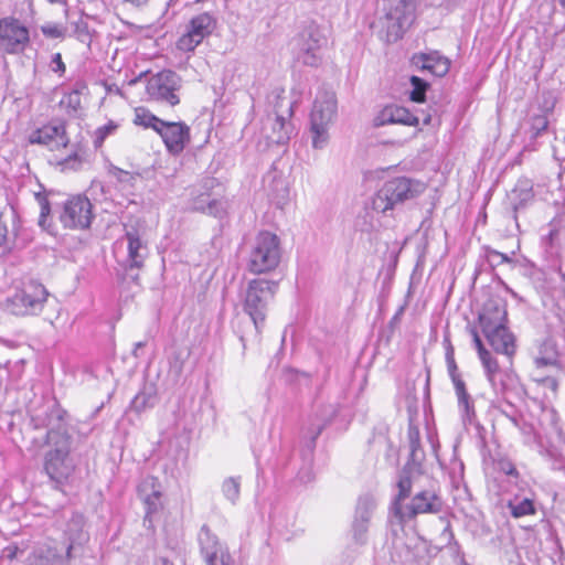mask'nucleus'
Returning <instances> with one entry per match:
<instances>
[{
	"mask_svg": "<svg viewBox=\"0 0 565 565\" xmlns=\"http://www.w3.org/2000/svg\"><path fill=\"white\" fill-rule=\"evenodd\" d=\"M419 0H385L383 14L379 18V36L385 43L399 41L414 24Z\"/></svg>",
	"mask_w": 565,
	"mask_h": 565,
	"instance_id": "f257e3e1",
	"label": "nucleus"
},
{
	"mask_svg": "<svg viewBox=\"0 0 565 565\" xmlns=\"http://www.w3.org/2000/svg\"><path fill=\"white\" fill-rule=\"evenodd\" d=\"M327 39L320 28L310 23L290 41V50L295 61V67L318 68L321 65V47Z\"/></svg>",
	"mask_w": 565,
	"mask_h": 565,
	"instance_id": "f03ea898",
	"label": "nucleus"
},
{
	"mask_svg": "<svg viewBox=\"0 0 565 565\" xmlns=\"http://www.w3.org/2000/svg\"><path fill=\"white\" fill-rule=\"evenodd\" d=\"M423 192L419 182L406 177H397L386 181L372 199V207L385 213L393 210L396 204L412 200Z\"/></svg>",
	"mask_w": 565,
	"mask_h": 565,
	"instance_id": "7ed1b4c3",
	"label": "nucleus"
},
{
	"mask_svg": "<svg viewBox=\"0 0 565 565\" xmlns=\"http://www.w3.org/2000/svg\"><path fill=\"white\" fill-rule=\"evenodd\" d=\"M281 250L278 236L268 231H262L255 237L250 252L248 270L259 275L274 270L280 263Z\"/></svg>",
	"mask_w": 565,
	"mask_h": 565,
	"instance_id": "20e7f679",
	"label": "nucleus"
},
{
	"mask_svg": "<svg viewBox=\"0 0 565 565\" xmlns=\"http://www.w3.org/2000/svg\"><path fill=\"white\" fill-rule=\"evenodd\" d=\"M49 298L45 286L34 279L25 280L14 295L7 299V307L14 316H32L42 311Z\"/></svg>",
	"mask_w": 565,
	"mask_h": 565,
	"instance_id": "39448f33",
	"label": "nucleus"
},
{
	"mask_svg": "<svg viewBox=\"0 0 565 565\" xmlns=\"http://www.w3.org/2000/svg\"><path fill=\"white\" fill-rule=\"evenodd\" d=\"M146 78V94L150 100L166 103L171 107L180 104L179 90L182 85L177 73H140L137 79Z\"/></svg>",
	"mask_w": 565,
	"mask_h": 565,
	"instance_id": "423d86ee",
	"label": "nucleus"
},
{
	"mask_svg": "<svg viewBox=\"0 0 565 565\" xmlns=\"http://www.w3.org/2000/svg\"><path fill=\"white\" fill-rule=\"evenodd\" d=\"M58 218L68 230L89 228L94 220L93 204L86 195H72L64 202Z\"/></svg>",
	"mask_w": 565,
	"mask_h": 565,
	"instance_id": "0eeeda50",
	"label": "nucleus"
},
{
	"mask_svg": "<svg viewBox=\"0 0 565 565\" xmlns=\"http://www.w3.org/2000/svg\"><path fill=\"white\" fill-rule=\"evenodd\" d=\"M276 288L277 284L265 279H254L249 282L244 309L256 326L264 321L267 302L274 297Z\"/></svg>",
	"mask_w": 565,
	"mask_h": 565,
	"instance_id": "6e6552de",
	"label": "nucleus"
},
{
	"mask_svg": "<svg viewBox=\"0 0 565 565\" xmlns=\"http://www.w3.org/2000/svg\"><path fill=\"white\" fill-rule=\"evenodd\" d=\"M337 111V99L333 93L324 92L317 97L311 111L312 142L316 148L326 141L327 126Z\"/></svg>",
	"mask_w": 565,
	"mask_h": 565,
	"instance_id": "1a4fd4ad",
	"label": "nucleus"
},
{
	"mask_svg": "<svg viewBox=\"0 0 565 565\" xmlns=\"http://www.w3.org/2000/svg\"><path fill=\"white\" fill-rule=\"evenodd\" d=\"M217 26V19L210 12L194 15L186 25V32L178 40L177 46L181 51H193L204 39L209 38Z\"/></svg>",
	"mask_w": 565,
	"mask_h": 565,
	"instance_id": "9d476101",
	"label": "nucleus"
},
{
	"mask_svg": "<svg viewBox=\"0 0 565 565\" xmlns=\"http://www.w3.org/2000/svg\"><path fill=\"white\" fill-rule=\"evenodd\" d=\"M30 33L28 28L13 17L0 19V50L17 54L29 45Z\"/></svg>",
	"mask_w": 565,
	"mask_h": 565,
	"instance_id": "9b49d317",
	"label": "nucleus"
},
{
	"mask_svg": "<svg viewBox=\"0 0 565 565\" xmlns=\"http://www.w3.org/2000/svg\"><path fill=\"white\" fill-rule=\"evenodd\" d=\"M509 324L508 302L504 298L492 295L483 303L478 315L481 332Z\"/></svg>",
	"mask_w": 565,
	"mask_h": 565,
	"instance_id": "f8f14e48",
	"label": "nucleus"
},
{
	"mask_svg": "<svg viewBox=\"0 0 565 565\" xmlns=\"http://www.w3.org/2000/svg\"><path fill=\"white\" fill-rule=\"evenodd\" d=\"M28 141L30 145L44 146L50 150H60L68 146L70 137L65 124L46 122L31 131Z\"/></svg>",
	"mask_w": 565,
	"mask_h": 565,
	"instance_id": "ddd939ff",
	"label": "nucleus"
},
{
	"mask_svg": "<svg viewBox=\"0 0 565 565\" xmlns=\"http://www.w3.org/2000/svg\"><path fill=\"white\" fill-rule=\"evenodd\" d=\"M172 156L181 154L191 141V129L184 121H163L157 132Z\"/></svg>",
	"mask_w": 565,
	"mask_h": 565,
	"instance_id": "4468645a",
	"label": "nucleus"
},
{
	"mask_svg": "<svg viewBox=\"0 0 565 565\" xmlns=\"http://www.w3.org/2000/svg\"><path fill=\"white\" fill-rule=\"evenodd\" d=\"M68 455L67 445L46 454L44 469L52 480L63 483L73 475L75 466Z\"/></svg>",
	"mask_w": 565,
	"mask_h": 565,
	"instance_id": "2eb2a0df",
	"label": "nucleus"
},
{
	"mask_svg": "<svg viewBox=\"0 0 565 565\" xmlns=\"http://www.w3.org/2000/svg\"><path fill=\"white\" fill-rule=\"evenodd\" d=\"M140 492H146L148 490H151L150 493H148L142 502L145 505V522H148L149 527L151 530H154L153 521L156 519V515L163 511L164 503L162 501L163 493L160 490V480L156 476H148L139 486Z\"/></svg>",
	"mask_w": 565,
	"mask_h": 565,
	"instance_id": "dca6fc26",
	"label": "nucleus"
},
{
	"mask_svg": "<svg viewBox=\"0 0 565 565\" xmlns=\"http://www.w3.org/2000/svg\"><path fill=\"white\" fill-rule=\"evenodd\" d=\"M375 127H382L386 125H403L409 127H417L419 125V118L414 115L407 107L399 105H386L384 106L373 119Z\"/></svg>",
	"mask_w": 565,
	"mask_h": 565,
	"instance_id": "f3484780",
	"label": "nucleus"
},
{
	"mask_svg": "<svg viewBox=\"0 0 565 565\" xmlns=\"http://www.w3.org/2000/svg\"><path fill=\"white\" fill-rule=\"evenodd\" d=\"M482 334L494 352L507 356L512 362L518 345L516 338L508 324L487 330Z\"/></svg>",
	"mask_w": 565,
	"mask_h": 565,
	"instance_id": "a211bd4d",
	"label": "nucleus"
},
{
	"mask_svg": "<svg viewBox=\"0 0 565 565\" xmlns=\"http://www.w3.org/2000/svg\"><path fill=\"white\" fill-rule=\"evenodd\" d=\"M409 64L417 71H450L451 60L439 50L425 47L423 51L415 52Z\"/></svg>",
	"mask_w": 565,
	"mask_h": 565,
	"instance_id": "6ab92c4d",
	"label": "nucleus"
},
{
	"mask_svg": "<svg viewBox=\"0 0 565 565\" xmlns=\"http://www.w3.org/2000/svg\"><path fill=\"white\" fill-rule=\"evenodd\" d=\"M443 503L440 498L428 491H420L414 495L411 504L405 512L399 513V518L414 519L417 514L438 513L441 511Z\"/></svg>",
	"mask_w": 565,
	"mask_h": 565,
	"instance_id": "aec40b11",
	"label": "nucleus"
},
{
	"mask_svg": "<svg viewBox=\"0 0 565 565\" xmlns=\"http://www.w3.org/2000/svg\"><path fill=\"white\" fill-rule=\"evenodd\" d=\"M128 243V258L131 267L141 268L148 255L147 246L141 242L137 230L126 233Z\"/></svg>",
	"mask_w": 565,
	"mask_h": 565,
	"instance_id": "412c9836",
	"label": "nucleus"
},
{
	"mask_svg": "<svg viewBox=\"0 0 565 565\" xmlns=\"http://www.w3.org/2000/svg\"><path fill=\"white\" fill-rule=\"evenodd\" d=\"M163 121V119L156 116L149 108L145 106H138L134 108L132 122L137 127L151 129L157 134L160 127H162Z\"/></svg>",
	"mask_w": 565,
	"mask_h": 565,
	"instance_id": "4be33fe9",
	"label": "nucleus"
},
{
	"mask_svg": "<svg viewBox=\"0 0 565 565\" xmlns=\"http://www.w3.org/2000/svg\"><path fill=\"white\" fill-rule=\"evenodd\" d=\"M60 107L70 115L78 113L82 109V92L73 89L65 94L60 100Z\"/></svg>",
	"mask_w": 565,
	"mask_h": 565,
	"instance_id": "5701e85b",
	"label": "nucleus"
},
{
	"mask_svg": "<svg viewBox=\"0 0 565 565\" xmlns=\"http://www.w3.org/2000/svg\"><path fill=\"white\" fill-rule=\"evenodd\" d=\"M411 84L413 89L409 93V100L417 104L425 103L426 92L429 88V84L415 75L411 77Z\"/></svg>",
	"mask_w": 565,
	"mask_h": 565,
	"instance_id": "b1692460",
	"label": "nucleus"
},
{
	"mask_svg": "<svg viewBox=\"0 0 565 565\" xmlns=\"http://www.w3.org/2000/svg\"><path fill=\"white\" fill-rule=\"evenodd\" d=\"M40 30L46 39H52V40L65 39L67 35V31H68V29L65 24L56 23V22H46L40 26Z\"/></svg>",
	"mask_w": 565,
	"mask_h": 565,
	"instance_id": "393cba45",
	"label": "nucleus"
},
{
	"mask_svg": "<svg viewBox=\"0 0 565 565\" xmlns=\"http://www.w3.org/2000/svg\"><path fill=\"white\" fill-rule=\"evenodd\" d=\"M508 507L511 511V515L514 519H520L527 515H534L536 513V509L533 500L524 499L518 504H513L512 502L508 503Z\"/></svg>",
	"mask_w": 565,
	"mask_h": 565,
	"instance_id": "a878e982",
	"label": "nucleus"
},
{
	"mask_svg": "<svg viewBox=\"0 0 565 565\" xmlns=\"http://www.w3.org/2000/svg\"><path fill=\"white\" fill-rule=\"evenodd\" d=\"M118 128H119V124L114 120H109L106 125L98 127L94 132L95 148H100L103 146L104 141L106 140V138L114 135L118 130Z\"/></svg>",
	"mask_w": 565,
	"mask_h": 565,
	"instance_id": "bb28decb",
	"label": "nucleus"
},
{
	"mask_svg": "<svg viewBox=\"0 0 565 565\" xmlns=\"http://www.w3.org/2000/svg\"><path fill=\"white\" fill-rule=\"evenodd\" d=\"M479 359L486 370L488 379L493 380V377L500 372L498 359L489 350L480 354Z\"/></svg>",
	"mask_w": 565,
	"mask_h": 565,
	"instance_id": "cd10ccee",
	"label": "nucleus"
},
{
	"mask_svg": "<svg viewBox=\"0 0 565 565\" xmlns=\"http://www.w3.org/2000/svg\"><path fill=\"white\" fill-rule=\"evenodd\" d=\"M73 33L76 36V39L79 40L82 43L89 44L92 41V32L87 21L81 18L73 23Z\"/></svg>",
	"mask_w": 565,
	"mask_h": 565,
	"instance_id": "c85d7f7f",
	"label": "nucleus"
},
{
	"mask_svg": "<svg viewBox=\"0 0 565 565\" xmlns=\"http://www.w3.org/2000/svg\"><path fill=\"white\" fill-rule=\"evenodd\" d=\"M398 493L396 495V503L403 502L407 499L412 492L413 481L408 473H404L399 477L397 482Z\"/></svg>",
	"mask_w": 565,
	"mask_h": 565,
	"instance_id": "c756f323",
	"label": "nucleus"
},
{
	"mask_svg": "<svg viewBox=\"0 0 565 565\" xmlns=\"http://www.w3.org/2000/svg\"><path fill=\"white\" fill-rule=\"evenodd\" d=\"M81 164H82V159H81V156L76 151L70 153L64 159L57 160L55 162V166L63 172L66 170H77L81 167Z\"/></svg>",
	"mask_w": 565,
	"mask_h": 565,
	"instance_id": "7c9ffc66",
	"label": "nucleus"
},
{
	"mask_svg": "<svg viewBox=\"0 0 565 565\" xmlns=\"http://www.w3.org/2000/svg\"><path fill=\"white\" fill-rule=\"evenodd\" d=\"M223 492L227 499L234 501L239 494V483L230 478L223 482Z\"/></svg>",
	"mask_w": 565,
	"mask_h": 565,
	"instance_id": "2f4dec72",
	"label": "nucleus"
},
{
	"mask_svg": "<svg viewBox=\"0 0 565 565\" xmlns=\"http://www.w3.org/2000/svg\"><path fill=\"white\" fill-rule=\"evenodd\" d=\"M39 204H40V218L39 224L44 226L47 217L51 214V204L46 196L39 195Z\"/></svg>",
	"mask_w": 565,
	"mask_h": 565,
	"instance_id": "473e14b6",
	"label": "nucleus"
},
{
	"mask_svg": "<svg viewBox=\"0 0 565 565\" xmlns=\"http://www.w3.org/2000/svg\"><path fill=\"white\" fill-rule=\"evenodd\" d=\"M499 469L507 476H511L514 478H519L520 476L515 465L509 459L499 460Z\"/></svg>",
	"mask_w": 565,
	"mask_h": 565,
	"instance_id": "72a5a7b5",
	"label": "nucleus"
},
{
	"mask_svg": "<svg viewBox=\"0 0 565 565\" xmlns=\"http://www.w3.org/2000/svg\"><path fill=\"white\" fill-rule=\"evenodd\" d=\"M446 360H447V366H448V371L451 376V380L456 381V379H460V376L458 374V366L456 364L452 350H450L447 353Z\"/></svg>",
	"mask_w": 565,
	"mask_h": 565,
	"instance_id": "f704fd0d",
	"label": "nucleus"
},
{
	"mask_svg": "<svg viewBox=\"0 0 565 565\" xmlns=\"http://www.w3.org/2000/svg\"><path fill=\"white\" fill-rule=\"evenodd\" d=\"M489 257L490 259L495 264V265H502L504 263L507 264H512L513 263V259L512 257L508 256L507 254L504 253H501V252H498V250H491L489 253Z\"/></svg>",
	"mask_w": 565,
	"mask_h": 565,
	"instance_id": "c9c22d12",
	"label": "nucleus"
},
{
	"mask_svg": "<svg viewBox=\"0 0 565 565\" xmlns=\"http://www.w3.org/2000/svg\"><path fill=\"white\" fill-rule=\"evenodd\" d=\"M456 390V394L459 398V401L467 403L468 401V393L466 391V385L461 379H456V381H452Z\"/></svg>",
	"mask_w": 565,
	"mask_h": 565,
	"instance_id": "e433bc0d",
	"label": "nucleus"
},
{
	"mask_svg": "<svg viewBox=\"0 0 565 565\" xmlns=\"http://www.w3.org/2000/svg\"><path fill=\"white\" fill-rule=\"evenodd\" d=\"M472 340H473V344L477 350L478 356L480 354H482L483 352L488 351V349L484 347V344L481 340L480 334L476 330L472 331Z\"/></svg>",
	"mask_w": 565,
	"mask_h": 565,
	"instance_id": "4c0bfd02",
	"label": "nucleus"
},
{
	"mask_svg": "<svg viewBox=\"0 0 565 565\" xmlns=\"http://www.w3.org/2000/svg\"><path fill=\"white\" fill-rule=\"evenodd\" d=\"M51 66L52 71H65V64L63 63L60 53H55L52 55Z\"/></svg>",
	"mask_w": 565,
	"mask_h": 565,
	"instance_id": "58836bf2",
	"label": "nucleus"
},
{
	"mask_svg": "<svg viewBox=\"0 0 565 565\" xmlns=\"http://www.w3.org/2000/svg\"><path fill=\"white\" fill-rule=\"evenodd\" d=\"M537 383L539 384H542L548 388H551V391L553 393H556L557 392V388H558V383H557V380L554 379V377H544V379H540L537 380Z\"/></svg>",
	"mask_w": 565,
	"mask_h": 565,
	"instance_id": "ea45409f",
	"label": "nucleus"
},
{
	"mask_svg": "<svg viewBox=\"0 0 565 565\" xmlns=\"http://www.w3.org/2000/svg\"><path fill=\"white\" fill-rule=\"evenodd\" d=\"M408 435L413 444L419 443V431L416 427L409 428Z\"/></svg>",
	"mask_w": 565,
	"mask_h": 565,
	"instance_id": "a19ab883",
	"label": "nucleus"
},
{
	"mask_svg": "<svg viewBox=\"0 0 565 565\" xmlns=\"http://www.w3.org/2000/svg\"><path fill=\"white\" fill-rule=\"evenodd\" d=\"M136 8H142L148 4L149 0H125Z\"/></svg>",
	"mask_w": 565,
	"mask_h": 565,
	"instance_id": "79ce46f5",
	"label": "nucleus"
},
{
	"mask_svg": "<svg viewBox=\"0 0 565 565\" xmlns=\"http://www.w3.org/2000/svg\"><path fill=\"white\" fill-rule=\"evenodd\" d=\"M50 3L52 4H61V6H64L65 7V14H67L68 12V4H67V1L68 0H47Z\"/></svg>",
	"mask_w": 565,
	"mask_h": 565,
	"instance_id": "37998d69",
	"label": "nucleus"
},
{
	"mask_svg": "<svg viewBox=\"0 0 565 565\" xmlns=\"http://www.w3.org/2000/svg\"><path fill=\"white\" fill-rule=\"evenodd\" d=\"M285 116L282 114H279L277 111V121L279 122L280 127L282 128L285 126Z\"/></svg>",
	"mask_w": 565,
	"mask_h": 565,
	"instance_id": "c03bdc74",
	"label": "nucleus"
},
{
	"mask_svg": "<svg viewBox=\"0 0 565 565\" xmlns=\"http://www.w3.org/2000/svg\"><path fill=\"white\" fill-rule=\"evenodd\" d=\"M292 113H294V111H292V107H291V105L289 104L288 109H287V111H286V116H287V118H290V117L292 116Z\"/></svg>",
	"mask_w": 565,
	"mask_h": 565,
	"instance_id": "a18cd8bd",
	"label": "nucleus"
},
{
	"mask_svg": "<svg viewBox=\"0 0 565 565\" xmlns=\"http://www.w3.org/2000/svg\"><path fill=\"white\" fill-rule=\"evenodd\" d=\"M72 550H73V545L70 544V546L67 547V551H66V556L67 558H71L72 557Z\"/></svg>",
	"mask_w": 565,
	"mask_h": 565,
	"instance_id": "49530a36",
	"label": "nucleus"
},
{
	"mask_svg": "<svg viewBox=\"0 0 565 565\" xmlns=\"http://www.w3.org/2000/svg\"><path fill=\"white\" fill-rule=\"evenodd\" d=\"M430 120H431V116H430V115H427V116L424 118V125H429V124H430Z\"/></svg>",
	"mask_w": 565,
	"mask_h": 565,
	"instance_id": "de8ad7c7",
	"label": "nucleus"
},
{
	"mask_svg": "<svg viewBox=\"0 0 565 565\" xmlns=\"http://www.w3.org/2000/svg\"><path fill=\"white\" fill-rule=\"evenodd\" d=\"M546 127H547V120L545 118H543V120H542V129L544 130V129H546Z\"/></svg>",
	"mask_w": 565,
	"mask_h": 565,
	"instance_id": "09e8293b",
	"label": "nucleus"
},
{
	"mask_svg": "<svg viewBox=\"0 0 565 565\" xmlns=\"http://www.w3.org/2000/svg\"><path fill=\"white\" fill-rule=\"evenodd\" d=\"M162 565H173V563H171L170 561L168 559H163L162 561Z\"/></svg>",
	"mask_w": 565,
	"mask_h": 565,
	"instance_id": "8fccbe9b",
	"label": "nucleus"
},
{
	"mask_svg": "<svg viewBox=\"0 0 565 565\" xmlns=\"http://www.w3.org/2000/svg\"><path fill=\"white\" fill-rule=\"evenodd\" d=\"M4 242V235L2 233H0V246L3 244Z\"/></svg>",
	"mask_w": 565,
	"mask_h": 565,
	"instance_id": "3c124183",
	"label": "nucleus"
},
{
	"mask_svg": "<svg viewBox=\"0 0 565 565\" xmlns=\"http://www.w3.org/2000/svg\"><path fill=\"white\" fill-rule=\"evenodd\" d=\"M559 4L565 9V0H559Z\"/></svg>",
	"mask_w": 565,
	"mask_h": 565,
	"instance_id": "603ef678",
	"label": "nucleus"
},
{
	"mask_svg": "<svg viewBox=\"0 0 565 565\" xmlns=\"http://www.w3.org/2000/svg\"><path fill=\"white\" fill-rule=\"evenodd\" d=\"M203 0H195V2H202Z\"/></svg>",
	"mask_w": 565,
	"mask_h": 565,
	"instance_id": "864d4df0",
	"label": "nucleus"
}]
</instances>
